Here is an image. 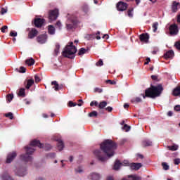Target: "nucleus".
Instances as JSON below:
<instances>
[{
	"label": "nucleus",
	"mask_w": 180,
	"mask_h": 180,
	"mask_svg": "<svg viewBox=\"0 0 180 180\" xmlns=\"http://www.w3.org/2000/svg\"><path fill=\"white\" fill-rule=\"evenodd\" d=\"M75 172H78L79 174H81V172H82V167H79L78 168L75 169Z\"/></svg>",
	"instance_id": "51"
},
{
	"label": "nucleus",
	"mask_w": 180,
	"mask_h": 180,
	"mask_svg": "<svg viewBox=\"0 0 180 180\" xmlns=\"http://www.w3.org/2000/svg\"><path fill=\"white\" fill-rule=\"evenodd\" d=\"M90 106H98L97 101H91L90 103Z\"/></svg>",
	"instance_id": "53"
},
{
	"label": "nucleus",
	"mask_w": 180,
	"mask_h": 180,
	"mask_svg": "<svg viewBox=\"0 0 180 180\" xmlns=\"http://www.w3.org/2000/svg\"><path fill=\"white\" fill-rule=\"evenodd\" d=\"M162 91H164L162 84H158V86L151 85L150 88L145 91V95L142 94V96L144 99L146 98H152V99H154V98L160 96Z\"/></svg>",
	"instance_id": "3"
},
{
	"label": "nucleus",
	"mask_w": 180,
	"mask_h": 180,
	"mask_svg": "<svg viewBox=\"0 0 180 180\" xmlns=\"http://www.w3.org/2000/svg\"><path fill=\"white\" fill-rule=\"evenodd\" d=\"M90 179L99 180L101 179V174L98 173H92L90 174Z\"/></svg>",
	"instance_id": "18"
},
{
	"label": "nucleus",
	"mask_w": 180,
	"mask_h": 180,
	"mask_svg": "<svg viewBox=\"0 0 180 180\" xmlns=\"http://www.w3.org/2000/svg\"><path fill=\"white\" fill-rule=\"evenodd\" d=\"M16 155H18V154L15 151L9 153L6 160V164H11V162L16 158Z\"/></svg>",
	"instance_id": "8"
},
{
	"label": "nucleus",
	"mask_w": 180,
	"mask_h": 180,
	"mask_svg": "<svg viewBox=\"0 0 180 180\" xmlns=\"http://www.w3.org/2000/svg\"><path fill=\"white\" fill-rule=\"evenodd\" d=\"M153 146V142L150 140H144L142 141L143 147H151Z\"/></svg>",
	"instance_id": "20"
},
{
	"label": "nucleus",
	"mask_w": 180,
	"mask_h": 180,
	"mask_svg": "<svg viewBox=\"0 0 180 180\" xmlns=\"http://www.w3.org/2000/svg\"><path fill=\"white\" fill-rule=\"evenodd\" d=\"M178 5H179V3L176 1H173L172 6V12L175 13L178 11Z\"/></svg>",
	"instance_id": "23"
},
{
	"label": "nucleus",
	"mask_w": 180,
	"mask_h": 180,
	"mask_svg": "<svg viewBox=\"0 0 180 180\" xmlns=\"http://www.w3.org/2000/svg\"><path fill=\"white\" fill-rule=\"evenodd\" d=\"M96 116H98V112L96 111H92L89 113V117H96Z\"/></svg>",
	"instance_id": "36"
},
{
	"label": "nucleus",
	"mask_w": 180,
	"mask_h": 180,
	"mask_svg": "<svg viewBox=\"0 0 180 180\" xmlns=\"http://www.w3.org/2000/svg\"><path fill=\"white\" fill-rule=\"evenodd\" d=\"M130 129H131V127L127 125V124H124L122 127V130H124V131H130Z\"/></svg>",
	"instance_id": "35"
},
{
	"label": "nucleus",
	"mask_w": 180,
	"mask_h": 180,
	"mask_svg": "<svg viewBox=\"0 0 180 180\" xmlns=\"http://www.w3.org/2000/svg\"><path fill=\"white\" fill-rule=\"evenodd\" d=\"M34 84V79H29L27 80V84H25L26 89H30V87Z\"/></svg>",
	"instance_id": "19"
},
{
	"label": "nucleus",
	"mask_w": 180,
	"mask_h": 180,
	"mask_svg": "<svg viewBox=\"0 0 180 180\" xmlns=\"http://www.w3.org/2000/svg\"><path fill=\"white\" fill-rule=\"evenodd\" d=\"M47 40V35L46 34H40L37 37V41L39 43V44H44Z\"/></svg>",
	"instance_id": "11"
},
{
	"label": "nucleus",
	"mask_w": 180,
	"mask_h": 180,
	"mask_svg": "<svg viewBox=\"0 0 180 180\" xmlns=\"http://www.w3.org/2000/svg\"><path fill=\"white\" fill-rule=\"evenodd\" d=\"M141 98L140 97H136L131 100V103H139V102H141Z\"/></svg>",
	"instance_id": "31"
},
{
	"label": "nucleus",
	"mask_w": 180,
	"mask_h": 180,
	"mask_svg": "<svg viewBox=\"0 0 180 180\" xmlns=\"http://www.w3.org/2000/svg\"><path fill=\"white\" fill-rule=\"evenodd\" d=\"M117 11H120L121 12H123V11H126L127 9V4L123 1H120L117 4Z\"/></svg>",
	"instance_id": "12"
},
{
	"label": "nucleus",
	"mask_w": 180,
	"mask_h": 180,
	"mask_svg": "<svg viewBox=\"0 0 180 180\" xmlns=\"http://www.w3.org/2000/svg\"><path fill=\"white\" fill-rule=\"evenodd\" d=\"M34 63L35 61H34V59H33V58H30V59H27L25 60V64H27L30 67L32 65H34Z\"/></svg>",
	"instance_id": "25"
},
{
	"label": "nucleus",
	"mask_w": 180,
	"mask_h": 180,
	"mask_svg": "<svg viewBox=\"0 0 180 180\" xmlns=\"http://www.w3.org/2000/svg\"><path fill=\"white\" fill-rule=\"evenodd\" d=\"M151 79H153V81H155L158 79V77L157 75H152Z\"/></svg>",
	"instance_id": "59"
},
{
	"label": "nucleus",
	"mask_w": 180,
	"mask_h": 180,
	"mask_svg": "<svg viewBox=\"0 0 180 180\" xmlns=\"http://www.w3.org/2000/svg\"><path fill=\"white\" fill-rule=\"evenodd\" d=\"M162 166L163 167V169L165 171H168V169H169V166L166 162H162Z\"/></svg>",
	"instance_id": "39"
},
{
	"label": "nucleus",
	"mask_w": 180,
	"mask_h": 180,
	"mask_svg": "<svg viewBox=\"0 0 180 180\" xmlns=\"http://www.w3.org/2000/svg\"><path fill=\"white\" fill-rule=\"evenodd\" d=\"M127 179H122V180H141V177L137 176V175H129Z\"/></svg>",
	"instance_id": "22"
},
{
	"label": "nucleus",
	"mask_w": 180,
	"mask_h": 180,
	"mask_svg": "<svg viewBox=\"0 0 180 180\" xmlns=\"http://www.w3.org/2000/svg\"><path fill=\"white\" fill-rule=\"evenodd\" d=\"M56 27H58V29H61V26H62V25H61V22H60V21H58L57 22H56Z\"/></svg>",
	"instance_id": "56"
},
{
	"label": "nucleus",
	"mask_w": 180,
	"mask_h": 180,
	"mask_svg": "<svg viewBox=\"0 0 180 180\" xmlns=\"http://www.w3.org/2000/svg\"><path fill=\"white\" fill-rule=\"evenodd\" d=\"M176 49H178L180 51V41H178L174 44Z\"/></svg>",
	"instance_id": "47"
},
{
	"label": "nucleus",
	"mask_w": 180,
	"mask_h": 180,
	"mask_svg": "<svg viewBox=\"0 0 180 180\" xmlns=\"http://www.w3.org/2000/svg\"><path fill=\"white\" fill-rule=\"evenodd\" d=\"M66 20V29L67 30H72L75 29L78 25L81 22L78 19V16L75 14L68 13Z\"/></svg>",
	"instance_id": "4"
},
{
	"label": "nucleus",
	"mask_w": 180,
	"mask_h": 180,
	"mask_svg": "<svg viewBox=\"0 0 180 180\" xmlns=\"http://www.w3.org/2000/svg\"><path fill=\"white\" fill-rule=\"evenodd\" d=\"M48 19L49 22H53L54 20H57V18H58L59 11L58 9L55 8L53 10H50L48 13Z\"/></svg>",
	"instance_id": "6"
},
{
	"label": "nucleus",
	"mask_w": 180,
	"mask_h": 180,
	"mask_svg": "<svg viewBox=\"0 0 180 180\" xmlns=\"http://www.w3.org/2000/svg\"><path fill=\"white\" fill-rule=\"evenodd\" d=\"M2 33H6V30H8V26L4 25L1 28Z\"/></svg>",
	"instance_id": "42"
},
{
	"label": "nucleus",
	"mask_w": 180,
	"mask_h": 180,
	"mask_svg": "<svg viewBox=\"0 0 180 180\" xmlns=\"http://www.w3.org/2000/svg\"><path fill=\"white\" fill-rule=\"evenodd\" d=\"M86 51H88V49H85V48H81L79 50L78 56H82L83 54H85V53H86Z\"/></svg>",
	"instance_id": "33"
},
{
	"label": "nucleus",
	"mask_w": 180,
	"mask_h": 180,
	"mask_svg": "<svg viewBox=\"0 0 180 180\" xmlns=\"http://www.w3.org/2000/svg\"><path fill=\"white\" fill-rule=\"evenodd\" d=\"M100 148L101 150H95L94 155L101 162H106L108 158L113 157V141L110 139L105 140L100 145Z\"/></svg>",
	"instance_id": "1"
},
{
	"label": "nucleus",
	"mask_w": 180,
	"mask_h": 180,
	"mask_svg": "<svg viewBox=\"0 0 180 180\" xmlns=\"http://www.w3.org/2000/svg\"><path fill=\"white\" fill-rule=\"evenodd\" d=\"M48 33L49 34H55L56 33V28L53 25H49L48 27Z\"/></svg>",
	"instance_id": "24"
},
{
	"label": "nucleus",
	"mask_w": 180,
	"mask_h": 180,
	"mask_svg": "<svg viewBox=\"0 0 180 180\" xmlns=\"http://www.w3.org/2000/svg\"><path fill=\"white\" fill-rule=\"evenodd\" d=\"M139 39L143 43H148V40L150 39V35H148V34L147 33L141 34L139 36Z\"/></svg>",
	"instance_id": "13"
},
{
	"label": "nucleus",
	"mask_w": 180,
	"mask_h": 180,
	"mask_svg": "<svg viewBox=\"0 0 180 180\" xmlns=\"http://www.w3.org/2000/svg\"><path fill=\"white\" fill-rule=\"evenodd\" d=\"M122 166H123V163L120 162V160H116L113 165L114 171H119Z\"/></svg>",
	"instance_id": "14"
},
{
	"label": "nucleus",
	"mask_w": 180,
	"mask_h": 180,
	"mask_svg": "<svg viewBox=\"0 0 180 180\" xmlns=\"http://www.w3.org/2000/svg\"><path fill=\"white\" fill-rule=\"evenodd\" d=\"M48 157H50V158H56V153H49L48 155Z\"/></svg>",
	"instance_id": "57"
},
{
	"label": "nucleus",
	"mask_w": 180,
	"mask_h": 180,
	"mask_svg": "<svg viewBox=\"0 0 180 180\" xmlns=\"http://www.w3.org/2000/svg\"><path fill=\"white\" fill-rule=\"evenodd\" d=\"M32 147H39V148H44L45 151H50L51 149V145L49 143H46L45 145L40 143L39 140H33L30 142V146H25V154H22L20 155V160L22 161H24L25 162H29L32 161V154L36 151V149L33 148Z\"/></svg>",
	"instance_id": "2"
},
{
	"label": "nucleus",
	"mask_w": 180,
	"mask_h": 180,
	"mask_svg": "<svg viewBox=\"0 0 180 180\" xmlns=\"http://www.w3.org/2000/svg\"><path fill=\"white\" fill-rule=\"evenodd\" d=\"M37 34H39V31H37V30H36L34 28H32L28 34V37H29V39H34V37H36Z\"/></svg>",
	"instance_id": "15"
},
{
	"label": "nucleus",
	"mask_w": 180,
	"mask_h": 180,
	"mask_svg": "<svg viewBox=\"0 0 180 180\" xmlns=\"http://www.w3.org/2000/svg\"><path fill=\"white\" fill-rule=\"evenodd\" d=\"M169 31L171 36H176V34L179 33V30L178 29V25H176V23L172 24L169 27Z\"/></svg>",
	"instance_id": "7"
},
{
	"label": "nucleus",
	"mask_w": 180,
	"mask_h": 180,
	"mask_svg": "<svg viewBox=\"0 0 180 180\" xmlns=\"http://www.w3.org/2000/svg\"><path fill=\"white\" fill-rule=\"evenodd\" d=\"M6 12H8V10L5 8H2L1 10V15H5V13H6Z\"/></svg>",
	"instance_id": "48"
},
{
	"label": "nucleus",
	"mask_w": 180,
	"mask_h": 180,
	"mask_svg": "<svg viewBox=\"0 0 180 180\" xmlns=\"http://www.w3.org/2000/svg\"><path fill=\"white\" fill-rule=\"evenodd\" d=\"M15 175H18V176H25L26 175V167H20L18 169H16L15 170Z\"/></svg>",
	"instance_id": "10"
},
{
	"label": "nucleus",
	"mask_w": 180,
	"mask_h": 180,
	"mask_svg": "<svg viewBox=\"0 0 180 180\" xmlns=\"http://www.w3.org/2000/svg\"><path fill=\"white\" fill-rule=\"evenodd\" d=\"M174 162L175 165H179L180 164V159L179 158H176L174 160Z\"/></svg>",
	"instance_id": "49"
},
{
	"label": "nucleus",
	"mask_w": 180,
	"mask_h": 180,
	"mask_svg": "<svg viewBox=\"0 0 180 180\" xmlns=\"http://www.w3.org/2000/svg\"><path fill=\"white\" fill-rule=\"evenodd\" d=\"M58 141V148L59 150V151L63 150V149L64 148V142H63V140H61L60 139L57 140Z\"/></svg>",
	"instance_id": "21"
},
{
	"label": "nucleus",
	"mask_w": 180,
	"mask_h": 180,
	"mask_svg": "<svg viewBox=\"0 0 180 180\" xmlns=\"http://www.w3.org/2000/svg\"><path fill=\"white\" fill-rule=\"evenodd\" d=\"M10 36L11 37H16V36H18V32H15V31H11L10 32Z\"/></svg>",
	"instance_id": "43"
},
{
	"label": "nucleus",
	"mask_w": 180,
	"mask_h": 180,
	"mask_svg": "<svg viewBox=\"0 0 180 180\" xmlns=\"http://www.w3.org/2000/svg\"><path fill=\"white\" fill-rule=\"evenodd\" d=\"M34 81L37 84H38V82H39L41 81L40 77H39V75H34Z\"/></svg>",
	"instance_id": "44"
},
{
	"label": "nucleus",
	"mask_w": 180,
	"mask_h": 180,
	"mask_svg": "<svg viewBox=\"0 0 180 180\" xmlns=\"http://www.w3.org/2000/svg\"><path fill=\"white\" fill-rule=\"evenodd\" d=\"M6 117H8L11 120L13 119V114L12 112H8L5 114Z\"/></svg>",
	"instance_id": "38"
},
{
	"label": "nucleus",
	"mask_w": 180,
	"mask_h": 180,
	"mask_svg": "<svg viewBox=\"0 0 180 180\" xmlns=\"http://www.w3.org/2000/svg\"><path fill=\"white\" fill-rule=\"evenodd\" d=\"M174 56H175V53L172 50H169L164 54V57L166 60H168V58H174Z\"/></svg>",
	"instance_id": "17"
},
{
	"label": "nucleus",
	"mask_w": 180,
	"mask_h": 180,
	"mask_svg": "<svg viewBox=\"0 0 180 180\" xmlns=\"http://www.w3.org/2000/svg\"><path fill=\"white\" fill-rule=\"evenodd\" d=\"M178 145H173V146H168L167 148L168 150H169L170 151H176V150H178Z\"/></svg>",
	"instance_id": "29"
},
{
	"label": "nucleus",
	"mask_w": 180,
	"mask_h": 180,
	"mask_svg": "<svg viewBox=\"0 0 180 180\" xmlns=\"http://www.w3.org/2000/svg\"><path fill=\"white\" fill-rule=\"evenodd\" d=\"M173 95H174V96H179V95H180V86H177L176 89H174Z\"/></svg>",
	"instance_id": "28"
},
{
	"label": "nucleus",
	"mask_w": 180,
	"mask_h": 180,
	"mask_svg": "<svg viewBox=\"0 0 180 180\" xmlns=\"http://www.w3.org/2000/svg\"><path fill=\"white\" fill-rule=\"evenodd\" d=\"M95 92H98V94H101V93H102V89L96 88L95 89Z\"/></svg>",
	"instance_id": "58"
},
{
	"label": "nucleus",
	"mask_w": 180,
	"mask_h": 180,
	"mask_svg": "<svg viewBox=\"0 0 180 180\" xmlns=\"http://www.w3.org/2000/svg\"><path fill=\"white\" fill-rule=\"evenodd\" d=\"M82 11L83 12H84V13H88V6H84L83 7H82Z\"/></svg>",
	"instance_id": "45"
},
{
	"label": "nucleus",
	"mask_w": 180,
	"mask_h": 180,
	"mask_svg": "<svg viewBox=\"0 0 180 180\" xmlns=\"http://www.w3.org/2000/svg\"><path fill=\"white\" fill-rule=\"evenodd\" d=\"M122 165L129 166L130 167V163L127 160H124V162H122Z\"/></svg>",
	"instance_id": "54"
},
{
	"label": "nucleus",
	"mask_w": 180,
	"mask_h": 180,
	"mask_svg": "<svg viewBox=\"0 0 180 180\" xmlns=\"http://www.w3.org/2000/svg\"><path fill=\"white\" fill-rule=\"evenodd\" d=\"M127 139H122L120 141V145L123 146V144H125L127 143Z\"/></svg>",
	"instance_id": "50"
},
{
	"label": "nucleus",
	"mask_w": 180,
	"mask_h": 180,
	"mask_svg": "<svg viewBox=\"0 0 180 180\" xmlns=\"http://www.w3.org/2000/svg\"><path fill=\"white\" fill-rule=\"evenodd\" d=\"M106 105H108V103L106 101H102L99 103L98 108L99 109H103L105 108Z\"/></svg>",
	"instance_id": "34"
},
{
	"label": "nucleus",
	"mask_w": 180,
	"mask_h": 180,
	"mask_svg": "<svg viewBox=\"0 0 180 180\" xmlns=\"http://www.w3.org/2000/svg\"><path fill=\"white\" fill-rule=\"evenodd\" d=\"M18 95V96H21L22 98H25L26 96V93L25 91V89L24 88L20 89Z\"/></svg>",
	"instance_id": "27"
},
{
	"label": "nucleus",
	"mask_w": 180,
	"mask_h": 180,
	"mask_svg": "<svg viewBox=\"0 0 180 180\" xmlns=\"http://www.w3.org/2000/svg\"><path fill=\"white\" fill-rule=\"evenodd\" d=\"M19 72H21L22 74H25V72H26V68L21 66L20 68Z\"/></svg>",
	"instance_id": "41"
},
{
	"label": "nucleus",
	"mask_w": 180,
	"mask_h": 180,
	"mask_svg": "<svg viewBox=\"0 0 180 180\" xmlns=\"http://www.w3.org/2000/svg\"><path fill=\"white\" fill-rule=\"evenodd\" d=\"M75 53H77V47L74 46V42H70L65 47L64 51L62 52V56L66 58L72 60L75 58Z\"/></svg>",
	"instance_id": "5"
},
{
	"label": "nucleus",
	"mask_w": 180,
	"mask_h": 180,
	"mask_svg": "<svg viewBox=\"0 0 180 180\" xmlns=\"http://www.w3.org/2000/svg\"><path fill=\"white\" fill-rule=\"evenodd\" d=\"M174 110L176 112H180V105H177L174 107Z\"/></svg>",
	"instance_id": "55"
},
{
	"label": "nucleus",
	"mask_w": 180,
	"mask_h": 180,
	"mask_svg": "<svg viewBox=\"0 0 180 180\" xmlns=\"http://www.w3.org/2000/svg\"><path fill=\"white\" fill-rule=\"evenodd\" d=\"M106 84H110V85H113V81L110 80V79H108V80H106Z\"/></svg>",
	"instance_id": "61"
},
{
	"label": "nucleus",
	"mask_w": 180,
	"mask_h": 180,
	"mask_svg": "<svg viewBox=\"0 0 180 180\" xmlns=\"http://www.w3.org/2000/svg\"><path fill=\"white\" fill-rule=\"evenodd\" d=\"M105 110H108V112H112L113 110V108L112 107H108L105 108Z\"/></svg>",
	"instance_id": "62"
},
{
	"label": "nucleus",
	"mask_w": 180,
	"mask_h": 180,
	"mask_svg": "<svg viewBox=\"0 0 180 180\" xmlns=\"http://www.w3.org/2000/svg\"><path fill=\"white\" fill-rule=\"evenodd\" d=\"M2 179H4V180H13V179H12V177H11V176H9V174H8V173H4V174H2Z\"/></svg>",
	"instance_id": "30"
},
{
	"label": "nucleus",
	"mask_w": 180,
	"mask_h": 180,
	"mask_svg": "<svg viewBox=\"0 0 180 180\" xmlns=\"http://www.w3.org/2000/svg\"><path fill=\"white\" fill-rule=\"evenodd\" d=\"M136 157H138V158H141V160H143V158H144V156L140 153H138L136 155Z\"/></svg>",
	"instance_id": "60"
},
{
	"label": "nucleus",
	"mask_w": 180,
	"mask_h": 180,
	"mask_svg": "<svg viewBox=\"0 0 180 180\" xmlns=\"http://www.w3.org/2000/svg\"><path fill=\"white\" fill-rule=\"evenodd\" d=\"M59 86H60L58 85V84H56V86H53V88L55 89V91H58Z\"/></svg>",
	"instance_id": "64"
},
{
	"label": "nucleus",
	"mask_w": 180,
	"mask_h": 180,
	"mask_svg": "<svg viewBox=\"0 0 180 180\" xmlns=\"http://www.w3.org/2000/svg\"><path fill=\"white\" fill-rule=\"evenodd\" d=\"M97 67H102L103 65V60L102 59H99V60L96 63Z\"/></svg>",
	"instance_id": "40"
},
{
	"label": "nucleus",
	"mask_w": 180,
	"mask_h": 180,
	"mask_svg": "<svg viewBox=\"0 0 180 180\" xmlns=\"http://www.w3.org/2000/svg\"><path fill=\"white\" fill-rule=\"evenodd\" d=\"M158 22H153L152 27L153 29V32L155 33L158 30Z\"/></svg>",
	"instance_id": "32"
},
{
	"label": "nucleus",
	"mask_w": 180,
	"mask_h": 180,
	"mask_svg": "<svg viewBox=\"0 0 180 180\" xmlns=\"http://www.w3.org/2000/svg\"><path fill=\"white\" fill-rule=\"evenodd\" d=\"M44 22L46 20L44 18H34V25L35 27H41L43 25H44Z\"/></svg>",
	"instance_id": "9"
},
{
	"label": "nucleus",
	"mask_w": 180,
	"mask_h": 180,
	"mask_svg": "<svg viewBox=\"0 0 180 180\" xmlns=\"http://www.w3.org/2000/svg\"><path fill=\"white\" fill-rule=\"evenodd\" d=\"M13 99V94H8L6 96V101L9 103L12 102V100Z\"/></svg>",
	"instance_id": "37"
},
{
	"label": "nucleus",
	"mask_w": 180,
	"mask_h": 180,
	"mask_svg": "<svg viewBox=\"0 0 180 180\" xmlns=\"http://www.w3.org/2000/svg\"><path fill=\"white\" fill-rule=\"evenodd\" d=\"M106 180H113V176L112 175L108 176L106 178Z\"/></svg>",
	"instance_id": "63"
},
{
	"label": "nucleus",
	"mask_w": 180,
	"mask_h": 180,
	"mask_svg": "<svg viewBox=\"0 0 180 180\" xmlns=\"http://www.w3.org/2000/svg\"><path fill=\"white\" fill-rule=\"evenodd\" d=\"M133 10H129L128 11V16L129 17V18H133Z\"/></svg>",
	"instance_id": "52"
},
{
	"label": "nucleus",
	"mask_w": 180,
	"mask_h": 180,
	"mask_svg": "<svg viewBox=\"0 0 180 180\" xmlns=\"http://www.w3.org/2000/svg\"><path fill=\"white\" fill-rule=\"evenodd\" d=\"M58 54H60V44L56 43L54 49V55L58 56Z\"/></svg>",
	"instance_id": "26"
},
{
	"label": "nucleus",
	"mask_w": 180,
	"mask_h": 180,
	"mask_svg": "<svg viewBox=\"0 0 180 180\" xmlns=\"http://www.w3.org/2000/svg\"><path fill=\"white\" fill-rule=\"evenodd\" d=\"M77 103H73L72 101H69L68 106L70 108H72L74 106H77Z\"/></svg>",
	"instance_id": "46"
},
{
	"label": "nucleus",
	"mask_w": 180,
	"mask_h": 180,
	"mask_svg": "<svg viewBox=\"0 0 180 180\" xmlns=\"http://www.w3.org/2000/svg\"><path fill=\"white\" fill-rule=\"evenodd\" d=\"M143 167V165L141 163H131L130 164V168L131 169H134V171H139V169Z\"/></svg>",
	"instance_id": "16"
}]
</instances>
